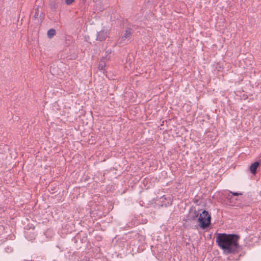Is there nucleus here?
<instances>
[{"instance_id": "1", "label": "nucleus", "mask_w": 261, "mask_h": 261, "mask_svg": "<svg viewBox=\"0 0 261 261\" xmlns=\"http://www.w3.org/2000/svg\"><path fill=\"white\" fill-rule=\"evenodd\" d=\"M238 237L234 234H219L216 242L225 253H229L236 251L238 248Z\"/></svg>"}, {"instance_id": "2", "label": "nucleus", "mask_w": 261, "mask_h": 261, "mask_svg": "<svg viewBox=\"0 0 261 261\" xmlns=\"http://www.w3.org/2000/svg\"><path fill=\"white\" fill-rule=\"evenodd\" d=\"M211 217L208 213L206 211H203L198 218V222L200 227L205 228L208 227L211 223Z\"/></svg>"}, {"instance_id": "3", "label": "nucleus", "mask_w": 261, "mask_h": 261, "mask_svg": "<svg viewBox=\"0 0 261 261\" xmlns=\"http://www.w3.org/2000/svg\"><path fill=\"white\" fill-rule=\"evenodd\" d=\"M155 204L157 207L168 206L171 205L172 200L169 197H166L165 196L157 198L155 200Z\"/></svg>"}, {"instance_id": "4", "label": "nucleus", "mask_w": 261, "mask_h": 261, "mask_svg": "<svg viewBox=\"0 0 261 261\" xmlns=\"http://www.w3.org/2000/svg\"><path fill=\"white\" fill-rule=\"evenodd\" d=\"M108 34L109 30L107 29L103 28L100 31L97 33L96 39L99 41H102L106 39Z\"/></svg>"}, {"instance_id": "5", "label": "nucleus", "mask_w": 261, "mask_h": 261, "mask_svg": "<svg viewBox=\"0 0 261 261\" xmlns=\"http://www.w3.org/2000/svg\"><path fill=\"white\" fill-rule=\"evenodd\" d=\"M131 30L128 29L125 30L124 33L122 35L121 39V43H127L131 37Z\"/></svg>"}, {"instance_id": "6", "label": "nucleus", "mask_w": 261, "mask_h": 261, "mask_svg": "<svg viewBox=\"0 0 261 261\" xmlns=\"http://www.w3.org/2000/svg\"><path fill=\"white\" fill-rule=\"evenodd\" d=\"M259 166V163L258 162H255L254 163L252 164L250 166V171L251 173L255 174L256 172V169Z\"/></svg>"}, {"instance_id": "7", "label": "nucleus", "mask_w": 261, "mask_h": 261, "mask_svg": "<svg viewBox=\"0 0 261 261\" xmlns=\"http://www.w3.org/2000/svg\"><path fill=\"white\" fill-rule=\"evenodd\" d=\"M56 34V30L54 29H49L47 31V37L49 38H51L53 36H54Z\"/></svg>"}, {"instance_id": "8", "label": "nucleus", "mask_w": 261, "mask_h": 261, "mask_svg": "<svg viewBox=\"0 0 261 261\" xmlns=\"http://www.w3.org/2000/svg\"><path fill=\"white\" fill-rule=\"evenodd\" d=\"M103 59L101 60L99 64L98 68L100 70L103 72L104 73V67L105 66V64L102 62Z\"/></svg>"}, {"instance_id": "9", "label": "nucleus", "mask_w": 261, "mask_h": 261, "mask_svg": "<svg viewBox=\"0 0 261 261\" xmlns=\"http://www.w3.org/2000/svg\"><path fill=\"white\" fill-rule=\"evenodd\" d=\"M74 0H65V3L67 5L71 4Z\"/></svg>"}, {"instance_id": "10", "label": "nucleus", "mask_w": 261, "mask_h": 261, "mask_svg": "<svg viewBox=\"0 0 261 261\" xmlns=\"http://www.w3.org/2000/svg\"><path fill=\"white\" fill-rule=\"evenodd\" d=\"M231 195H233V196H237V195H241V193H238V192H233V193H231Z\"/></svg>"}]
</instances>
